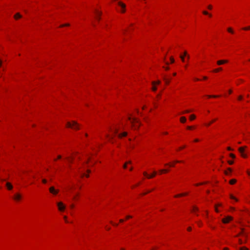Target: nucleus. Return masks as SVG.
Instances as JSON below:
<instances>
[{
  "label": "nucleus",
  "instance_id": "obj_27",
  "mask_svg": "<svg viewBox=\"0 0 250 250\" xmlns=\"http://www.w3.org/2000/svg\"><path fill=\"white\" fill-rule=\"evenodd\" d=\"M180 57L181 60L182 61V62H184L185 61V56L183 55H180Z\"/></svg>",
  "mask_w": 250,
  "mask_h": 250
},
{
  "label": "nucleus",
  "instance_id": "obj_14",
  "mask_svg": "<svg viewBox=\"0 0 250 250\" xmlns=\"http://www.w3.org/2000/svg\"><path fill=\"white\" fill-rule=\"evenodd\" d=\"M21 17V16L20 15V13H18L17 14H16L14 16V18L15 19H18L19 18H20Z\"/></svg>",
  "mask_w": 250,
  "mask_h": 250
},
{
  "label": "nucleus",
  "instance_id": "obj_39",
  "mask_svg": "<svg viewBox=\"0 0 250 250\" xmlns=\"http://www.w3.org/2000/svg\"><path fill=\"white\" fill-rule=\"evenodd\" d=\"M189 112H190V111L188 110H187L184 111L183 113H189Z\"/></svg>",
  "mask_w": 250,
  "mask_h": 250
},
{
  "label": "nucleus",
  "instance_id": "obj_12",
  "mask_svg": "<svg viewBox=\"0 0 250 250\" xmlns=\"http://www.w3.org/2000/svg\"><path fill=\"white\" fill-rule=\"evenodd\" d=\"M188 194V193H187V192L183 193H181V194H179L176 195L175 196V197H182V196H186V195H187Z\"/></svg>",
  "mask_w": 250,
  "mask_h": 250
},
{
  "label": "nucleus",
  "instance_id": "obj_60",
  "mask_svg": "<svg viewBox=\"0 0 250 250\" xmlns=\"http://www.w3.org/2000/svg\"><path fill=\"white\" fill-rule=\"evenodd\" d=\"M124 221V220L123 219H120V222H121V223H122V222H123Z\"/></svg>",
  "mask_w": 250,
  "mask_h": 250
},
{
  "label": "nucleus",
  "instance_id": "obj_33",
  "mask_svg": "<svg viewBox=\"0 0 250 250\" xmlns=\"http://www.w3.org/2000/svg\"><path fill=\"white\" fill-rule=\"evenodd\" d=\"M240 250H249L247 248L243 247L240 248Z\"/></svg>",
  "mask_w": 250,
  "mask_h": 250
},
{
  "label": "nucleus",
  "instance_id": "obj_4",
  "mask_svg": "<svg viewBox=\"0 0 250 250\" xmlns=\"http://www.w3.org/2000/svg\"><path fill=\"white\" fill-rule=\"evenodd\" d=\"M232 220V217L229 216H228L226 217L223 218L222 220V221L224 223H228L229 221H231Z\"/></svg>",
  "mask_w": 250,
  "mask_h": 250
},
{
  "label": "nucleus",
  "instance_id": "obj_18",
  "mask_svg": "<svg viewBox=\"0 0 250 250\" xmlns=\"http://www.w3.org/2000/svg\"><path fill=\"white\" fill-rule=\"evenodd\" d=\"M231 172V168H229L228 169V170H227V171H226L225 173V174H226V175H229V173H230Z\"/></svg>",
  "mask_w": 250,
  "mask_h": 250
},
{
  "label": "nucleus",
  "instance_id": "obj_7",
  "mask_svg": "<svg viewBox=\"0 0 250 250\" xmlns=\"http://www.w3.org/2000/svg\"><path fill=\"white\" fill-rule=\"evenodd\" d=\"M49 191L53 194L56 195L58 193L59 190L55 189L54 187H51L49 188Z\"/></svg>",
  "mask_w": 250,
  "mask_h": 250
},
{
  "label": "nucleus",
  "instance_id": "obj_13",
  "mask_svg": "<svg viewBox=\"0 0 250 250\" xmlns=\"http://www.w3.org/2000/svg\"><path fill=\"white\" fill-rule=\"evenodd\" d=\"M127 135V132H124L123 133L119 134L118 136L120 138H121L122 137L126 136Z\"/></svg>",
  "mask_w": 250,
  "mask_h": 250
},
{
  "label": "nucleus",
  "instance_id": "obj_32",
  "mask_svg": "<svg viewBox=\"0 0 250 250\" xmlns=\"http://www.w3.org/2000/svg\"><path fill=\"white\" fill-rule=\"evenodd\" d=\"M153 87L152 88V89L153 91H155L157 90V87L154 86V85H153Z\"/></svg>",
  "mask_w": 250,
  "mask_h": 250
},
{
  "label": "nucleus",
  "instance_id": "obj_26",
  "mask_svg": "<svg viewBox=\"0 0 250 250\" xmlns=\"http://www.w3.org/2000/svg\"><path fill=\"white\" fill-rule=\"evenodd\" d=\"M203 13L204 14V15H208L209 16V17H211V14H209L208 13V12L206 11H203Z\"/></svg>",
  "mask_w": 250,
  "mask_h": 250
},
{
  "label": "nucleus",
  "instance_id": "obj_31",
  "mask_svg": "<svg viewBox=\"0 0 250 250\" xmlns=\"http://www.w3.org/2000/svg\"><path fill=\"white\" fill-rule=\"evenodd\" d=\"M69 26V24L68 23H67V24H62L60 26V27H64V26Z\"/></svg>",
  "mask_w": 250,
  "mask_h": 250
},
{
  "label": "nucleus",
  "instance_id": "obj_1",
  "mask_svg": "<svg viewBox=\"0 0 250 250\" xmlns=\"http://www.w3.org/2000/svg\"><path fill=\"white\" fill-rule=\"evenodd\" d=\"M128 119L131 121L132 127H134L135 129H138L139 127L140 124L136 118H133L132 119L131 117H129Z\"/></svg>",
  "mask_w": 250,
  "mask_h": 250
},
{
  "label": "nucleus",
  "instance_id": "obj_42",
  "mask_svg": "<svg viewBox=\"0 0 250 250\" xmlns=\"http://www.w3.org/2000/svg\"><path fill=\"white\" fill-rule=\"evenodd\" d=\"M165 166H171V167H173L174 166L173 165H171V164H166Z\"/></svg>",
  "mask_w": 250,
  "mask_h": 250
},
{
  "label": "nucleus",
  "instance_id": "obj_52",
  "mask_svg": "<svg viewBox=\"0 0 250 250\" xmlns=\"http://www.w3.org/2000/svg\"><path fill=\"white\" fill-rule=\"evenodd\" d=\"M215 211H216L217 212H219V210H218V209H217V206H216V207H215Z\"/></svg>",
  "mask_w": 250,
  "mask_h": 250
},
{
  "label": "nucleus",
  "instance_id": "obj_9",
  "mask_svg": "<svg viewBox=\"0 0 250 250\" xmlns=\"http://www.w3.org/2000/svg\"><path fill=\"white\" fill-rule=\"evenodd\" d=\"M21 198V196L19 193H16L14 196V199L16 201H19Z\"/></svg>",
  "mask_w": 250,
  "mask_h": 250
},
{
  "label": "nucleus",
  "instance_id": "obj_57",
  "mask_svg": "<svg viewBox=\"0 0 250 250\" xmlns=\"http://www.w3.org/2000/svg\"><path fill=\"white\" fill-rule=\"evenodd\" d=\"M239 243H240V244H242V243H243V242H242V241L241 240H240H240H239Z\"/></svg>",
  "mask_w": 250,
  "mask_h": 250
},
{
  "label": "nucleus",
  "instance_id": "obj_19",
  "mask_svg": "<svg viewBox=\"0 0 250 250\" xmlns=\"http://www.w3.org/2000/svg\"><path fill=\"white\" fill-rule=\"evenodd\" d=\"M236 182V180L235 179H231V180H230L229 181V183L230 184H231V185H233L234 184H235Z\"/></svg>",
  "mask_w": 250,
  "mask_h": 250
},
{
  "label": "nucleus",
  "instance_id": "obj_47",
  "mask_svg": "<svg viewBox=\"0 0 250 250\" xmlns=\"http://www.w3.org/2000/svg\"><path fill=\"white\" fill-rule=\"evenodd\" d=\"M110 223L113 225V226H118V224H114L112 222H110Z\"/></svg>",
  "mask_w": 250,
  "mask_h": 250
},
{
  "label": "nucleus",
  "instance_id": "obj_37",
  "mask_svg": "<svg viewBox=\"0 0 250 250\" xmlns=\"http://www.w3.org/2000/svg\"><path fill=\"white\" fill-rule=\"evenodd\" d=\"M230 198L232 199H234L236 201H237V199H236L233 196H232V195H230Z\"/></svg>",
  "mask_w": 250,
  "mask_h": 250
},
{
  "label": "nucleus",
  "instance_id": "obj_5",
  "mask_svg": "<svg viewBox=\"0 0 250 250\" xmlns=\"http://www.w3.org/2000/svg\"><path fill=\"white\" fill-rule=\"evenodd\" d=\"M156 173H157L156 171H154L152 175H149L146 172H144L143 173V174L145 176H146L147 178L150 179V178H152L154 177V176H155V175H156Z\"/></svg>",
  "mask_w": 250,
  "mask_h": 250
},
{
  "label": "nucleus",
  "instance_id": "obj_45",
  "mask_svg": "<svg viewBox=\"0 0 250 250\" xmlns=\"http://www.w3.org/2000/svg\"><path fill=\"white\" fill-rule=\"evenodd\" d=\"M42 182L44 184H45V183L47 182V181H46V180H45V179H43V180H42Z\"/></svg>",
  "mask_w": 250,
  "mask_h": 250
},
{
  "label": "nucleus",
  "instance_id": "obj_16",
  "mask_svg": "<svg viewBox=\"0 0 250 250\" xmlns=\"http://www.w3.org/2000/svg\"><path fill=\"white\" fill-rule=\"evenodd\" d=\"M97 13V16L96 17V19L98 20H100V18L99 17V16H100V15H101L102 14V13L101 12H99L98 11L96 12Z\"/></svg>",
  "mask_w": 250,
  "mask_h": 250
},
{
  "label": "nucleus",
  "instance_id": "obj_35",
  "mask_svg": "<svg viewBox=\"0 0 250 250\" xmlns=\"http://www.w3.org/2000/svg\"><path fill=\"white\" fill-rule=\"evenodd\" d=\"M230 156L232 158H235V156L234 155V154H232V153H230L229 154Z\"/></svg>",
  "mask_w": 250,
  "mask_h": 250
},
{
  "label": "nucleus",
  "instance_id": "obj_36",
  "mask_svg": "<svg viewBox=\"0 0 250 250\" xmlns=\"http://www.w3.org/2000/svg\"><path fill=\"white\" fill-rule=\"evenodd\" d=\"M195 210H198V208L196 207H193V208H192V211H195Z\"/></svg>",
  "mask_w": 250,
  "mask_h": 250
},
{
  "label": "nucleus",
  "instance_id": "obj_56",
  "mask_svg": "<svg viewBox=\"0 0 250 250\" xmlns=\"http://www.w3.org/2000/svg\"><path fill=\"white\" fill-rule=\"evenodd\" d=\"M194 141L195 142H198V141H199V140H198V139H195V140H194Z\"/></svg>",
  "mask_w": 250,
  "mask_h": 250
},
{
  "label": "nucleus",
  "instance_id": "obj_64",
  "mask_svg": "<svg viewBox=\"0 0 250 250\" xmlns=\"http://www.w3.org/2000/svg\"><path fill=\"white\" fill-rule=\"evenodd\" d=\"M223 250H228V248H225L223 249Z\"/></svg>",
  "mask_w": 250,
  "mask_h": 250
},
{
  "label": "nucleus",
  "instance_id": "obj_59",
  "mask_svg": "<svg viewBox=\"0 0 250 250\" xmlns=\"http://www.w3.org/2000/svg\"><path fill=\"white\" fill-rule=\"evenodd\" d=\"M126 163H127V164H131V161H129L127 162Z\"/></svg>",
  "mask_w": 250,
  "mask_h": 250
},
{
  "label": "nucleus",
  "instance_id": "obj_29",
  "mask_svg": "<svg viewBox=\"0 0 250 250\" xmlns=\"http://www.w3.org/2000/svg\"><path fill=\"white\" fill-rule=\"evenodd\" d=\"M216 120V119H214L213 120H212V121H211L209 123L207 124L206 125L207 126H209L212 123L214 122Z\"/></svg>",
  "mask_w": 250,
  "mask_h": 250
},
{
  "label": "nucleus",
  "instance_id": "obj_25",
  "mask_svg": "<svg viewBox=\"0 0 250 250\" xmlns=\"http://www.w3.org/2000/svg\"><path fill=\"white\" fill-rule=\"evenodd\" d=\"M190 120H194V119H195V116L194 115H191L190 116Z\"/></svg>",
  "mask_w": 250,
  "mask_h": 250
},
{
  "label": "nucleus",
  "instance_id": "obj_61",
  "mask_svg": "<svg viewBox=\"0 0 250 250\" xmlns=\"http://www.w3.org/2000/svg\"><path fill=\"white\" fill-rule=\"evenodd\" d=\"M187 55V52H186V51H185V52H184V55H183V56H186Z\"/></svg>",
  "mask_w": 250,
  "mask_h": 250
},
{
  "label": "nucleus",
  "instance_id": "obj_53",
  "mask_svg": "<svg viewBox=\"0 0 250 250\" xmlns=\"http://www.w3.org/2000/svg\"><path fill=\"white\" fill-rule=\"evenodd\" d=\"M215 211H216L217 212H219V210H218V209H217V206H216V207H215Z\"/></svg>",
  "mask_w": 250,
  "mask_h": 250
},
{
  "label": "nucleus",
  "instance_id": "obj_43",
  "mask_svg": "<svg viewBox=\"0 0 250 250\" xmlns=\"http://www.w3.org/2000/svg\"><path fill=\"white\" fill-rule=\"evenodd\" d=\"M243 97L242 96H239L238 98L239 100H241L242 99Z\"/></svg>",
  "mask_w": 250,
  "mask_h": 250
},
{
  "label": "nucleus",
  "instance_id": "obj_30",
  "mask_svg": "<svg viewBox=\"0 0 250 250\" xmlns=\"http://www.w3.org/2000/svg\"><path fill=\"white\" fill-rule=\"evenodd\" d=\"M243 29L245 30H250V26H248V27H244V28H243Z\"/></svg>",
  "mask_w": 250,
  "mask_h": 250
},
{
  "label": "nucleus",
  "instance_id": "obj_38",
  "mask_svg": "<svg viewBox=\"0 0 250 250\" xmlns=\"http://www.w3.org/2000/svg\"><path fill=\"white\" fill-rule=\"evenodd\" d=\"M228 163L229 165H232L233 164V162L232 161H229Z\"/></svg>",
  "mask_w": 250,
  "mask_h": 250
},
{
  "label": "nucleus",
  "instance_id": "obj_15",
  "mask_svg": "<svg viewBox=\"0 0 250 250\" xmlns=\"http://www.w3.org/2000/svg\"><path fill=\"white\" fill-rule=\"evenodd\" d=\"M186 120L187 119L185 117H182L180 118V121L183 123H185L186 122Z\"/></svg>",
  "mask_w": 250,
  "mask_h": 250
},
{
  "label": "nucleus",
  "instance_id": "obj_40",
  "mask_svg": "<svg viewBox=\"0 0 250 250\" xmlns=\"http://www.w3.org/2000/svg\"><path fill=\"white\" fill-rule=\"evenodd\" d=\"M63 218H64V220H65V222H66V223H68V221L67 220V217H66V216H64Z\"/></svg>",
  "mask_w": 250,
  "mask_h": 250
},
{
  "label": "nucleus",
  "instance_id": "obj_10",
  "mask_svg": "<svg viewBox=\"0 0 250 250\" xmlns=\"http://www.w3.org/2000/svg\"><path fill=\"white\" fill-rule=\"evenodd\" d=\"M227 60H220L217 62V64L218 65H222L224 63H227Z\"/></svg>",
  "mask_w": 250,
  "mask_h": 250
},
{
  "label": "nucleus",
  "instance_id": "obj_11",
  "mask_svg": "<svg viewBox=\"0 0 250 250\" xmlns=\"http://www.w3.org/2000/svg\"><path fill=\"white\" fill-rule=\"evenodd\" d=\"M6 186L9 190H11L13 188L12 185L9 182L6 183Z\"/></svg>",
  "mask_w": 250,
  "mask_h": 250
},
{
  "label": "nucleus",
  "instance_id": "obj_54",
  "mask_svg": "<svg viewBox=\"0 0 250 250\" xmlns=\"http://www.w3.org/2000/svg\"><path fill=\"white\" fill-rule=\"evenodd\" d=\"M188 231H191V227H188Z\"/></svg>",
  "mask_w": 250,
  "mask_h": 250
},
{
  "label": "nucleus",
  "instance_id": "obj_2",
  "mask_svg": "<svg viewBox=\"0 0 250 250\" xmlns=\"http://www.w3.org/2000/svg\"><path fill=\"white\" fill-rule=\"evenodd\" d=\"M66 126L68 127H70L74 129H79V125L75 121H72L71 122H67L66 124Z\"/></svg>",
  "mask_w": 250,
  "mask_h": 250
},
{
  "label": "nucleus",
  "instance_id": "obj_22",
  "mask_svg": "<svg viewBox=\"0 0 250 250\" xmlns=\"http://www.w3.org/2000/svg\"><path fill=\"white\" fill-rule=\"evenodd\" d=\"M105 136H106V137L107 138H108L109 139V141H110V142H112V139H113V137H110V136H109V135L108 134H106V135H105Z\"/></svg>",
  "mask_w": 250,
  "mask_h": 250
},
{
  "label": "nucleus",
  "instance_id": "obj_44",
  "mask_svg": "<svg viewBox=\"0 0 250 250\" xmlns=\"http://www.w3.org/2000/svg\"><path fill=\"white\" fill-rule=\"evenodd\" d=\"M132 217L130 215H127L126 217V219L131 218Z\"/></svg>",
  "mask_w": 250,
  "mask_h": 250
},
{
  "label": "nucleus",
  "instance_id": "obj_23",
  "mask_svg": "<svg viewBox=\"0 0 250 250\" xmlns=\"http://www.w3.org/2000/svg\"><path fill=\"white\" fill-rule=\"evenodd\" d=\"M160 81H158L157 82H152V85H155V84H160Z\"/></svg>",
  "mask_w": 250,
  "mask_h": 250
},
{
  "label": "nucleus",
  "instance_id": "obj_46",
  "mask_svg": "<svg viewBox=\"0 0 250 250\" xmlns=\"http://www.w3.org/2000/svg\"><path fill=\"white\" fill-rule=\"evenodd\" d=\"M126 165H127V163H125L124 164V165L123 166V167H124V168H126Z\"/></svg>",
  "mask_w": 250,
  "mask_h": 250
},
{
  "label": "nucleus",
  "instance_id": "obj_48",
  "mask_svg": "<svg viewBox=\"0 0 250 250\" xmlns=\"http://www.w3.org/2000/svg\"><path fill=\"white\" fill-rule=\"evenodd\" d=\"M212 7L211 5H209L208 6V8L210 10H211L212 9Z\"/></svg>",
  "mask_w": 250,
  "mask_h": 250
},
{
  "label": "nucleus",
  "instance_id": "obj_21",
  "mask_svg": "<svg viewBox=\"0 0 250 250\" xmlns=\"http://www.w3.org/2000/svg\"><path fill=\"white\" fill-rule=\"evenodd\" d=\"M222 70V68L221 67H219L218 68H217V69H215L213 70V72H218L219 71H221Z\"/></svg>",
  "mask_w": 250,
  "mask_h": 250
},
{
  "label": "nucleus",
  "instance_id": "obj_3",
  "mask_svg": "<svg viewBox=\"0 0 250 250\" xmlns=\"http://www.w3.org/2000/svg\"><path fill=\"white\" fill-rule=\"evenodd\" d=\"M57 206H58L59 210L61 211H63L65 208V206L61 202H58L57 203Z\"/></svg>",
  "mask_w": 250,
  "mask_h": 250
},
{
  "label": "nucleus",
  "instance_id": "obj_20",
  "mask_svg": "<svg viewBox=\"0 0 250 250\" xmlns=\"http://www.w3.org/2000/svg\"><path fill=\"white\" fill-rule=\"evenodd\" d=\"M168 171V169H161L160 170V172L161 173H166V172H167Z\"/></svg>",
  "mask_w": 250,
  "mask_h": 250
},
{
  "label": "nucleus",
  "instance_id": "obj_41",
  "mask_svg": "<svg viewBox=\"0 0 250 250\" xmlns=\"http://www.w3.org/2000/svg\"><path fill=\"white\" fill-rule=\"evenodd\" d=\"M118 130L117 129H115V130H114V133L115 134H117L118 133Z\"/></svg>",
  "mask_w": 250,
  "mask_h": 250
},
{
  "label": "nucleus",
  "instance_id": "obj_49",
  "mask_svg": "<svg viewBox=\"0 0 250 250\" xmlns=\"http://www.w3.org/2000/svg\"><path fill=\"white\" fill-rule=\"evenodd\" d=\"M187 128L188 129H191L192 128V126H187Z\"/></svg>",
  "mask_w": 250,
  "mask_h": 250
},
{
  "label": "nucleus",
  "instance_id": "obj_63",
  "mask_svg": "<svg viewBox=\"0 0 250 250\" xmlns=\"http://www.w3.org/2000/svg\"><path fill=\"white\" fill-rule=\"evenodd\" d=\"M229 94H231V93H232V90H229Z\"/></svg>",
  "mask_w": 250,
  "mask_h": 250
},
{
  "label": "nucleus",
  "instance_id": "obj_62",
  "mask_svg": "<svg viewBox=\"0 0 250 250\" xmlns=\"http://www.w3.org/2000/svg\"><path fill=\"white\" fill-rule=\"evenodd\" d=\"M62 158L61 155H58V159H61Z\"/></svg>",
  "mask_w": 250,
  "mask_h": 250
},
{
  "label": "nucleus",
  "instance_id": "obj_8",
  "mask_svg": "<svg viewBox=\"0 0 250 250\" xmlns=\"http://www.w3.org/2000/svg\"><path fill=\"white\" fill-rule=\"evenodd\" d=\"M118 4L123 9V10L122 11V12L123 13L125 12V4L123 3V2H122L121 1L118 2Z\"/></svg>",
  "mask_w": 250,
  "mask_h": 250
},
{
  "label": "nucleus",
  "instance_id": "obj_51",
  "mask_svg": "<svg viewBox=\"0 0 250 250\" xmlns=\"http://www.w3.org/2000/svg\"><path fill=\"white\" fill-rule=\"evenodd\" d=\"M227 149L228 150H230V151L233 150V149L230 147H228Z\"/></svg>",
  "mask_w": 250,
  "mask_h": 250
},
{
  "label": "nucleus",
  "instance_id": "obj_34",
  "mask_svg": "<svg viewBox=\"0 0 250 250\" xmlns=\"http://www.w3.org/2000/svg\"><path fill=\"white\" fill-rule=\"evenodd\" d=\"M170 59L171 63H173L174 62V59L172 57H171Z\"/></svg>",
  "mask_w": 250,
  "mask_h": 250
},
{
  "label": "nucleus",
  "instance_id": "obj_58",
  "mask_svg": "<svg viewBox=\"0 0 250 250\" xmlns=\"http://www.w3.org/2000/svg\"><path fill=\"white\" fill-rule=\"evenodd\" d=\"M185 147H186V146H183L181 147L180 148V149H183V148H185Z\"/></svg>",
  "mask_w": 250,
  "mask_h": 250
},
{
  "label": "nucleus",
  "instance_id": "obj_55",
  "mask_svg": "<svg viewBox=\"0 0 250 250\" xmlns=\"http://www.w3.org/2000/svg\"><path fill=\"white\" fill-rule=\"evenodd\" d=\"M204 184V183H199V184H196V186L203 185V184Z\"/></svg>",
  "mask_w": 250,
  "mask_h": 250
},
{
  "label": "nucleus",
  "instance_id": "obj_17",
  "mask_svg": "<svg viewBox=\"0 0 250 250\" xmlns=\"http://www.w3.org/2000/svg\"><path fill=\"white\" fill-rule=\"evenodd\" d=\"M164 80L165 81L166 84H168L170 82V80H169L165 77L164 78Z\"/></svg>",
  "mask_w": 250,
  "mask_h": 250
},
{
  "label": "nucleus",
  "instance_id": "obj_28",
  "mask_svg": "<svg viewBox=\"0 0 250 250\" xmlns=\"http://www.w3.org/2000/svg\"><path fill=\"white\" fill-rule=\"evenodd\" d=\"M228 32L231 33H233V31L232 30V29L231 28H228Z\"/></svg>",
  "mask_w": 250,
  "mask_h": 250
},
{
  "label": "nucleus",
  "instance_id": "obj_24",
  "mask_svg": "<svg viewBox=\"0 0 250 250\" xmlns=\"http://www.w3.org/2000/svg\"><path fill=\"white\" fill-rule=\"evenodd\" d=\"M208 98H217L219 97V96L218 95H208Z\"/></svg>",
  "mask_w": 250,
  "mask_h": 250
},
{
  "label": "nucleus",
  "instance_id": "obj_50",
  "mask_svg": "<svg viewBox=\"0 0 250 250\" xmlns=\"http://www.w3.org/2000/svg\"><path fill=\"white\" fill-rule=\"evenodd\" d=\"M70 208H74V204H71L70 206Z\"/></svg>",
  "mask_w": 250,
  "mask_h": 250
},
{
  "label": "nucleus",
  "instance_id": "obj_6",
  "mask_svg": "<svg viewBox=\"0 0 250 250\" xmlns=\"http://www.w3.org/2000/svg\"><path fill=\"white\" fill-rule=\"evenodd\" d=\"M245 147H246V146H242V147H239V149H238L239 151L241 153L242 156L244 157V158L247 157L246 155H245L243 153L244 151Z\"/></svg>",
  "mask_w": 250,
  "mask_h": 250
}]
</instances>
